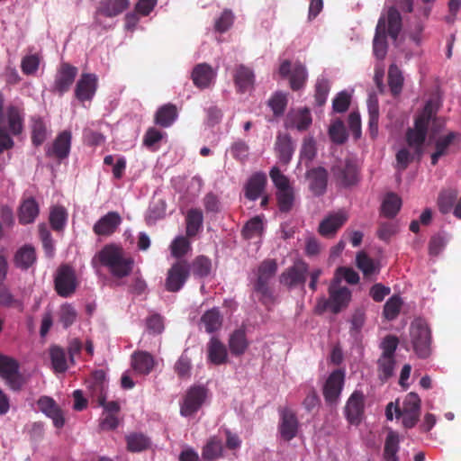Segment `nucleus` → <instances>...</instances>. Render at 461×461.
<instances>
[{
    "label": "nucleus",
    "instance_id": "nucleus-1",
    "mask_svg": "<svg viewBox=\"0 0 461 461\" xmlns=\"http://www.w3.org/2000/svg\"><path fill=\"white\" fill-rule=\"evenodd\" d=\"M96 262L104 267L115 280L129 276L135 265L134 258L115 244L105 245L98 251L92 259V265L95 267Z\"/></svg>",
    "mask_w": 461,
    "mask_h": 461
},
{
    "label": "nucleus",
    "instance_id": "nucleus-2",
    "mask_svg": "<svg viewBox=\"0 0 461 461\" xmlns=\"http://www.w3.org/2000/svg\"><path fill=\"white\" fill-rule=\"evenodd\" d=\"M277 271V264L274 259L264 260L258 268V276L254 282L253 287L255 293L258 294V300L264 304L268 305L274 303L273 289L270 282Z\"/></svg>",
    "mask_w": 461,
    "mask_h": 461
},
{
    "label": "nucleus",
    "instance_id": "nucleus-3",
    "mask_svg": "<svg viewBox=\"0 0 461 461\" xmlns=\"http://www.w3.org/2000/svg\"><path fill=\"white\" fill-rule=\"evenodd\" d=\"M411 342L415 354L420 358H427L431 354V330L425 320L415 319L410 327Z\"/></svg>",
    "mask_w": 461,
    "mask_h": 461
},
{
    "label": "nucleus",
    "instance_id": "nucleus-4",
    "mask_svg": "<svg viewBox=\"0 0 461 461\" xmlns=\"http://www.w3.org/2000/svg\"><path fill=\"white\" fill-rule=\"evenodd\" d=\"M431 117V110L427 105L424 111L415 119L414 128H409L406 131V141L411 148L414 149V153L419 158L423 154V144Z\"/></svg>",
    "mask_w": 461,
    "mask_h": 461
},
{
    "label": "nucleus",
    "instance_id": "nucleus-5",
    "mask_svg": "<svg viewBox=\"0 0 461 461\" xmlns=\"http://www.w3.org/2000/svg\"><path fill=\"white\" fill-rule=\"evenodd\" d=\"M0 128L10 137L20 135L24 129V108L23 103L9 104L0 113Z\"/></svg>",
    "mask_w": 461,
    "mask_h": 461
},
{
    "label": "nucleus",
    "instance_id": "nucleus-6",
    "mask_svg": "<svg viewBox=\"0 0 461 461\" xmlns=\"http://www.w3.org/2000/svg\"><path fill=\"white\" fill-rule=\"evenodd\" d=\"M190 276V262L186 259L176 260L167 269L165 289L170 293L180 291Z\"/></svg>",
    "mask_w": 461,
    "mask_h": 461
},
{
    "label": "nucleus",
    "instance_id": "nucleus-7",
    "mask_svg": "<svg viewBox=\"0 0 461 461\" xmlns=\"http://www.w3.org/2000/svg\"><path fill=\"white\" fill-rule=\"evenodd\" d=\"M77 286L76 272L72 267L61 265L56 272L54 287L57 294L64 298L72 295Z\"/></svg>",
    "mask_w": 461,
    "mask_h": 461
},
{
    "label": "nucleus",
    "instance_id": "nucleus-8",
    "mask_svg": "<svg viewBox=\"0 0 461 461\" xmlns=\"http://www.w3.org/2000/svg\"><path fill=\"white\" fill-rule=\"evenodd\" d=\"M16 359L0 353V375L14 391L21 390L24 383Z\"/></svg>",
    "mask_w": 461,
    "mask_h": 461
},
{
    "label": "nucleus",
    "instance_id": "nucleus-9",
    "mask_svg": "<svg viewBox=\"0 0 461 461\" xmlns=\"http://www.w3.org/2000/svg\"><path fill=\"white\" fill-rule=\"evenodd\" d=\"M330 297L325 301V307L337 314L346 308L351 299V292L346 286H339V281L335 279L329 287Z\"/></svg>",
    "mask_w": 461,
    "mask_h": 461
},
{
    "label": "nucleus",
    "instance_id": "nucleus-10",
    "mask_svg": "<svg viewBox=\"0 0 461 461\" xmlns=\"http://www.w3.org/2000/svg\"><path fill=\"white\" fill-rule=\"evenodd\" d=\"M207 396V390L203 386H192L185 393L183 402L180 404V413L184 417H189L198 411Z\"/></svg>",
    "mask_w": 461,
    "mask_h": 461
},
{
    "label": "nucleus",
    "instance_id": "nucleus-11",
    "mask_svg": "<svg viewBox=\"0 0 461 461\" xmlns=\"http://www.w3.org/2000/svg\"><path fill=\"white\" fill-rule=\"evenodd\" d=\"M309 266L303 260H297L294 264L286 268L279 276L282 285L294 288L298 285H304Z\"/></svg>",
    "mask_w": 461,
    "mask_h": 461
},
{
    "label": "nucleus",
    "instance_id": "nucleus-12",
    "mask_svg": "<svg viewBox=\"0 0 461 461\" xmlns=\"http://www.w3.org/2000/svg\"><path fill=\"white\" fill-rule=\"evenodd\" d=\"M344 380V371L337 369L330 373L323 386V396L328 404L336 405L338 403Z\"/></svg>",
    "mask_w": 461,
    "mask_h": 461
},
{
    "label": "nucleus",
    "instance_id": "nucleus-13",
    "mask_svg": "<svg viewBox=\"0 0 461 461\" xmlns=\"http://www.w3.org/2000/svg\"><path fill=\"white\" fill-rule=\"evenodd\" d=\"M77 73L78 69L77 67L72 66L68 62H62L55 76L53 85L54 91L59 93L60 95L67 93L73 85Z\"/></svg>",
    "mask_w": 461,
    "mask_h": 461
},
{
    "label": "nucleus",
    "instance_id": "nucleus-14",
    "mask_svg": "<svg viewBox=\"0 0 461 461\" xmlns=\"http://www.w3.org/2000/svg\"><path fill=\"white\" fill-rule=\"evenodd\" d=\"M280 420L278 432L285 441H290L297 436L299 421L294 411L289 408L279 409Z\"/></svg>",
    "mask_w": 461,
    "mask_h": 461
},
{
    "label": "nucleus",
    "instance_id": "nucleus-15",
    "mask_svg": "<svg viewBox=\"0 0 461 461\" xmlns=\"http://www.w3.org/2000/svg\"><path fill=\"white\" fill-rule=\"evenodd\" d=\"M130 0H101L95 13V23L101 25L99 16L107 18L116 17L130 7Z\"/></svg>",
    "mask_w": 461,
    "mask_h": 461
},
{
    "label": "nucleus",
    "instance_id": "nucleus-16",
    "mask_svg": "<svg viewBox=\"0 0 461 461\" xmlns=\"http://www.w3.org/2000/svg\"><path fill=\"white\" fill-rule=\"evenodd\" d=\"M365 395L361 391H354L347 401L345 415L350 424L360 423L364 415Z\"/></svg>",
    "mask_w": 461,
    "mask_h": 461
},
{
    "label": "nucleus",
    "instance_id": "nucleus-17",
    "mask_svg": "<svg viewBox=\"0 0 461 461\" xmlns=\"http://www.w3.org/2000/svg\"><path fill=\"white\" fill-rule=\"evenodd\" d=\"M98 78L95 74L83 73L77 82L75 96L80 102L91 101L97 90Z\"/></svg>",
    "mask_w": 461,
    "mask_h": 461
},
{
    "label": "nucleus",
    "instance_id": "nucleus-18",
    "mask_svg": "<svg viewBox=\"0 0 461 461\" xmlns=\"http://www.w3.org/2000/svg\"><path fill=\"white\" fill-rule=\"evenodd\" d=\"M348 219V214L342 211L330 213L320 222L318 231L322 237L333 238Z\"/></svg>",
    "mask_w": 461,
    "mask_h": 461
},
{
    "label": "nucleus",
    "instance_id": "nucleus-19",
    "mask_svg": "<svg viewBox=\"0 0 461 461\" xmlns=\"http://www.w3.org/2000/svg\"><path fill=\"white\" fill-rule=\"evenodd\" d=\"M309 188L315 196H321L326 193L328 185V171L322 167H312L306 172Z\"/></svg>",
    "mask_w": 461,
    "mask_h": 461
},
{
    "label": "nucleus",
    "instance_id": "nucleus-20",
    "mask_svg": "<svg viewBox=\"0 0 461 461\" xmlns=\"http://www.w3.org/2000/svg\"><path fill=\"white\" fill-rule=\"evenodd\" d=\"M37 405L41 411L52 420L57 429H60L64 426L65 419L63 411L51 397H40L37 401Z\"/></svg>",
    "mask_w": 461,
    "mask_h": 461
},
{
    "label": "nucleus",
    "instance_id": "nucleus-21",
    "mask_svg": "<svg viewBox=\"0 0 461 461\" xmlns=\"http://www.w3.org/2000/svg\"><path fill=\"white\" fill-rule=\"evenodd\" d=\"M122 223V217L117 212H109L94 225L93 231L98 236H110Z\"/></svg>",
    "mask_w": 461,
    "mask_h": 461
},
{
    "label": "nucleus",
    "instance_id": "nucleus-22",
    "mask_svg": "<svg viewBox=\"0 0 461 461\" xmlns=\"http://www.w3.org/2000/svg\"><path fill=\"white\" fill-rule=\"evenodd\" d=\"M72 133L70 131H63L58 134L52 147L47 150L48 156H53L59 160L67 158L70 152Z\"/></svg>",
    "mask_w": 461,
    "mask_h": 461
},
{
    "label": "nucleus",
    "instance_id": "nucleus-23",
    "mask_svg": "<svg viewBox=\"0 0 461 461\" xmlns=\"http://www.w3.org/2000/svg\"><path fill=\"white\" fill-rule=\"evenodd\" d=\"M207 361L214 366H221L228 362V350L226 346L217 338L212 337L206 346Z\"/></svg>",
    "mask_w": 461,
    "mask_h": 461
},
{
    "label": "nucleus",
    "instance_id": "nucleus-24",
    "mask_svg": "<svg viewBox=\"0 0 461 461\" xmlns=\"http://www.w3.org/2000/svg\"><path fill=\"white\" fill-rule=\"evenodd\" d=\"M335 178L343 186H350L357 182V169L356 165L349 159L344 165H338L332 167Z\"/></svg>",
    "mask_w": 461,
    "mask_h": 461
},
{
    "label": "nucleus",
    "instance_id": "nucleus-25",
    "mask_svg": "<svg viewBox=\"0 0 461 461\" xmlns=\"http://www.w3.org/2000/svg\"><path fill=\"white\" fill-rule=\"evenodd\" d=\"M106 388L105 377L103 371L95 373L93 379L88 382V389L90 397L93 402L98 404H104L106 399Z\"/></svg>",
    "mask_w": 461,
    "mask_h": 461
},
{
    "label": "nucleus",
    "instance_id": "nucleus-26",
    "mask_svg": "<svg viewBox=\"0 0 461 461\" xmlns=\"http://www.w3.org/2000/svg\"><path fill=\"white\" fill-rule=\"evenodd\" d=\"M387 41H386V23L385 18L381 17L378 20L375 33L373 40V51L374 55L378 59H384L387 53Z\"/></svg>",
    "mask_w": 461,
    "mask_h": 461
},
{
    "label": "nucleus",
    "instance_id": "nucleus-27",
    "mask_svg": "<svg viewBox=\"0 0 461 461\" xmlns=\"http://www.w3.org/2000/svg\"><path fill=\"white\" fill-rule=\"evenodd\" d=\"M153 356L147 351H135L131 355V367L140 375H149L154 368Z\"/></svg>",
    "mask_w": 461,
    "mask_h": 461
},
{
    "label": "nucleus",
    "instance_id": "nucleus-28",
    "mask_svg": "<svg viewBox=\"0 0 461 461\" xmlns=\"http://www.w3.org/2000/svg\"><path fill=\"white\" fill-rule=\"evenodd\" d=\"M37 260L36 250L33 246L25 244L14 254V266L21 270H28Z\"/></svg>",
    "mask_w": 461,
    "mask_h": 461
},
{
    "label": "nucleus",
    "instance_id": "nucleus-29",
    "mask_svg": "<svg viewBox=\"0 0 461 461\" xmlns=\"http://www.w3.org/2000/svg\"><path fill=\"white\" fill-rule=\"evenodd\" d=\"M267 181V176L262 172H258L252 175L245 185L246 198L251 201H255L259 198L265 189Z\"/></svg>",
    "mask_w": 461,
    "mask_h": 461
},
{
    "label": "nucleus",
    "instance_id": "nucleus-30",
    "mask_svg": "<svg viewBox=\"0 0 461 461\" xmlns=\"http://www.w3.org/2000/svg\"><path fill=\"white\" fill-rule=\"evenodd\" d=\"M312 119L310 110L303 108L287 115L285 127L295 128L299 131H306L312 124Z\"/></svg>",
    "mask_w": 461,
    "mask_h": 461
},
{
    "label": "nucleus",
    "instance_id": "nucleus-31",
    "mask_svg": "<svg viewBox=\"0 0 461 461\" xmlns=\"http://www.w3.org/2000/svg\"><path fill=\"white\" fill-rule=\"evenodd\" d=\"M275 149L280 162L287 165L291 161L294 151L291 137L288 134H279L276 137Z\"/></svg>",
    "mask_w": 461,
    "mask_h": 461
},
{
    "label": "nucleus",
    "instance_id": "nucleus-32",
    "mask_svg": "<svg viewBox=\"0 0 461 461\" xmlns=\"http://www.w3.org/2000/svg\"><path fill=\"white\" fill-rule=\"evenodd\" d=\"M213 77L214 73L212 68L206 63L196 65L192 72V79L194 85L201 89L208 87Z\"/></svg>",
    "mask_w": 461,
    "mask_h": 461
},
{
    "label": "nucleus",
    "instance_id": "nucleus-33",
    "mask_svg": "<svg viewBox=\"0 0 461 461\" xmlns=\"http://www.w3.org/2000/svg\"><path fill=\"white\" fill-rule=\"evenodd\" d=\"M233 78L238 91L245 93L253 86L255 76L249 68L240 65L235 69Z\"/></svg>",
    "mask_w": 461,
    "mask_h": 461
},
{
    "label": "nucleus",
    "instance_id": "nucleus-34",
    "mask_svg": "<svg viewBox=\"0 0 461 461\" xmlns=\"http://www.w3.org/2000/svg\"><path fill=\"white\" fill-rule=\"evenodd\" d=\"M368 110V130L372 139L376 138L378 134V121H379V103L376 94L371 93L367 99Z\"/></svg>",
    "mask_w": 461,
    "mask_h": 461
},
{
    "label": "nucleus",
    "instance_id": "nucleus-35",
    "mask_svg": "<svg viewBox=\"0 0 461 461\" xmlns=\"http://www.w3.org/2000/svg\"><path fill=\"white\" fill-rule=\"evenodd\" d=\"M203 215L201 209L192 208L185 216V233L187 237L193 238L202 230Z\"/></svg>",
    "mask_w": 461,
    "mask_h": 461
},
{
    "label": "nucleus",
    "instance_id": "nucleus-36",
    "mask_svg": "<svg viewBox=\"0 0 461 461\" xmlns=\"http://www.w3.org/2000/svg\"><path fill=\"white\" fill-rule=\"evenodd\" d=\"M223 317L217 308L206 311L201 317V324L207 333L218 331L222 326Z\"/></svg>",
    "mask_w": 461,
    "mask_h": 461
},
{
    "label": "nucleus",
    "instance_id": "nucleus-37",
    "mask_svg": "<svg viewBox=\"0 0 461 461\" xmlns=\"http://www.w3.org/2000/svg\"><path fill=\"white\" fill-rule=\"evenodd\" d=\"M249 347L246 332L242 329L235 330L229 338V348L233 356L240 357Z\"/></svg>",
    "mask_w": 461,
    "mask_h": 461
},
{
    "label": "nucleus",
    "instance_id": "nucleus-38",
    "mask_svg": "<svg viewBox=\"0 0 461 461\" xmlns=\"http://www.w3.org/2000/svg\"><path fill=\"white\" fill-rule=\"evenodd\" d=\"M177 118V110L175 104H167L158 109L154 122L156 124L167 128Z\"/></svg>",
    "mask_w": 461,
    "mask_h": 461
},
{
    "label": "nucleus",
    "instance_id": "nucleus-39",
    "mask_svg": "<svg viewBox=\"0 0 461 461\" xmlns=\"http://www.w3.org/2000/svg\"><path fill=\"white\" fill-rule=\"evenodd\" d=\"M212 272V260L203 255L195 257L190 263V275L195 278H205Z\"/></svg>",
    "mask_w": 461,
    "mask_h": 461
},
{
    "label": "nucleus",
    "instance_id": "nucleus-40",
    "mask_svg": "<svg viewBox=\"0 0 461 461\" xmlns=\"http://www.w3.org/2000/svg\"><path fill=\"white\" fill-rule=\"evenodd\" d=\"M39 214V205L33 198H28L23 202L19 208V221L22 224H29L34 221Z\"/></svg>",
    "mask_w": 461,
    "mask_h": 461
},
{
    "label": "nucleus",
    "instance_id": "nucleus-41",
    "mask_svg": "<svg viewBox=\"0 0 461 461\" xmlns=\"http://www.w3.org/2000/svg\"><path fill=\"white\" fill-rule=\"evenodd\" d=\"M223 447L221 438L216 436L211 437L203 447L202 456L205 460H215L222 456Z\"/></svg>",
    "mask_w": 461,
    "mask_h": 461
},
{
    "label": "nucleus",
    "instance_id": "nucleus-42",
    "mask_svg": "<svg viewBox=\"0 0 461 461\" xmlns=\"http://www.w3.org/2000/svg\"><path fill=\"white\" fill-rule=\"evenodd\" d=\"M388 35L396 40L402 30V16L395 7H390L387 11V19L385 20Z\"/></svg>",
    "mask_w": 461,
    "mask_h": 461
},
{
    "label": "nucleus",
    "instance_id": "nucleus-43",
    "mask_svg": "<svg viewBox=\"0 0 461 461\" xmlns=\"http://www.w3.org/2000/svg\"><path fill=\"white\" fill-rule=\"evenodd\" d=\"M403 76L397 65L392 64L388 69V86L393 96L399 95L402 91Z\"/></svg>",
    "mask_w": 461,
    "mask_h": 461
},
{
    "label": "nucleus",
    "instance_id": "nucleus-44",
    "mask_svg": "<svg viewBox=\"0 0 461 461\" xmlns=\"http://www.w3.org/2000/svg\"><path fill=\"white\" fill-rule=\"evenodd\" d=\"M49 221L53 230L62 231L68 221L67 210L63 206H53L50 212Z\"/></svg>",
    "mask_w": 461,
    "mask_h": 461
},
{
    "label": "nucleus",
    "instance_id": "nucleus-45",
    "mask_svg": "<svg viewBox=\"0 0 461 461\" xmlns=\"http://www.w3.org/2000/svg\"><path fill=\"white\" fill-rule=\"evenodd\" d=\"M127 449L131 452H140L150 447V439L143 433H131L126 436Z\"/></svg>",
    "mask_w": 461,
    "mask_h": 461
},
{
    "label": "nucleus",
    "instance_id": "nucleus-46",
    "mask_svg": "<svg viewBox=\"0 0 461 461\" xmlns=\"http://www.w3.org/2000/svg\"><path fill=\"white\" fill-rule=\"evenodd\" d=\"M50 357L52 367L57 373H64L68 369L67 357L65 350L59 346H51L50 348Z\"/></svg>",
    "mask_w": 461,
    "mask_h": 461
},
{
    "label": "nucleus",
    "instance_id": "nucleus-47",
    "mask_svg": "<svg viewBox=\"0 0 461 461\" xmlns=\"http://www.w3.org/2000/svg\"><path fill=\"white\" fill-rule=\"evenodd\" d=\"M188 238L187 236H178L171 242V255L176 260L185 259L184 257L192 249Z\"/></svg>",
    "mask_w": 461,
    "mask_h": 461
},
{
    "label": "nucleus",
    "instance_id": "nucleus-48",
    "mask_svg": "<svg viewBox=\"0 0 461 461\" xmlns=\"http://www.w3.org/2000/svg\"><path fill=\"white\" fill-rule=\"evenodd\" d=\"M458 193L455 189H448L442 191L438 198V206L441 213L447 214L452 209L457 198Z\"/></svg>",
    "mask_w": 461,
    "mask_h": 461
},
{
    "label": "nucleus",
    "instance_id": "nucleus-49",
    "mask_svg": "<svg viewBox=\"0 0 461 461\" xmlns=\"http://www.w3.org/2000/svg\"><path fill=\"white\" fill-rule=\"evenodd\" d=\"M289 79L290 86L294 91H297L303 87L307 79V71L305 67L300 63H295L293 66Z\"/></svg>",
    "mask_w": 461,
    "mask_h": 461
},
{
    "label": "nucleus",
    "instance_id": "nucleus-50",
    "mask_svg": "<svg viewBox=\"0 0 461 461\" xmlns=\"http://www.w3.org/2000/svg\"><path fill=\"white\" fill-rule=\"evenodd\" d=\"M395 359L392 357H380L377 360V372L379 379L384 383L393 375Z\"/></svg>",
    "mask_w": 461,
    "mask_h": 461
},
{
    "label": "nucleus",
    "instance_id": "nucleus-51",
    "mask_svg": "<svg viewBox=\"0 0 461 461\" xmlns=\"http://www.w3.org/2000/svg\"><path fill=\"white\" fill-rule=\"evenodd\" d=\"M402 200L401 198L391 193L386 195L382 204V212L384 216L388 218H393L401 209Z\"/></svg>",
    "mask_w": 461,
    "mask_h": 461
},
{
    "label": "nucleus",
    "instance_id": "nucleus-52",
    "mask_svg": "<svg viewBox=\"0 0 461 461\" xmlns=\"http://www.w3.org/2000/svg\"><path fill=\"white\" fill-rule=\"evenodd\" d=\"M278 209L281 212H289L294 203V192L293 188L276 193Z\"/></svg>",
    "mask_w": 461,
    "mask_h": 461
},
{
    "label": "nucleus",
    "instance_id": "nucleus-53",
    "mask_svg": "<svg viewBox=\"0 0 461 461\" xmlns=\"http://www.w3.org/2000/svg\"><path fill=\"white\" fill-rule=\"evenodd\" d=\"M47 138V128L41 118L32 120V142L36 147L41 146Z\"/></svg>",
    "mask_w": 461,
    "mask_h": 461
},
{
    "label": "nucleus",
    "instance_id": "nucleus-54",
    "mask_svg": "<svg viewBox=\"0 0 461 461\" xmlns=\"http://www.w3.org/2000/svg\"><path fill=\"white\" fill-rule=\"evenodd\" d=\"M356 265L366 277H369L376 272V267L374 260L364 251H360L357 254Z\"/></svg>",
    "mask_w": 461,
    "mask_h": 461
},
{
    "label": "nucleus",
    "instance_id": "nucleus-55",
    "mask_svg": "<svg viewBox=\"0 0 461 461\" xmlns=\"http://www.w3.org/2000/svg\"><path fill=\"white\" fill-rule=\"evenodd\" d=\"M77 312L70 303H63L59 312V320L64 329L70 327L77 320Z\"/></svg>",
    "mask_w": 461,
    "mask_h": 461
},
{
    "label": "nucleus",
    "instance_id": "nucleus-56",
    "mask_svg": "<svg viewBox=\"0 0 461 461\" xmlns=\"http://www.w3.org/2000/svg\"><path fill=\"white\" fill-rule=\"evenodd\" d=\"M267 104L274 115L279 117L284 114L287 105L286 95L282 92H276L271 96Z\"/></svg>",
    "mask_w": 461,
    "mask_h": 461
},
{
    "label": "nucleus",
    "instance_id": "nucleus-57",
    "mask_svg": "<svg viewBox=\"0 0 461 461\" xmlns=\"http://www.w3.org/2000/svg\"><path fill=\"white\" fill-rule=\"evenodd\" d=\"M262 230L263 221L258 216H256L247 221L241 230V233L244 239L250 240L258 235H260Z\"/></svg>",
    "mask_w": 461,
    "mask_h": 461
},
{
    "label": "nucleus",
    "instance_id": "nucleus-58",
    "mask_svg": "<svg viewBox=\"0 0 461 461\" xmlns=\"http://www.w3.org/2000/svg\"><path fill=\"white\" fill-rule=\"evenodd\" d=\"M402 304V302L399 296L393 295L391 298H389L388 301L384 305L383 313L384 318L388 321L394 320L400 313Z\"/></svg>",
    "mask_w": 461,
    "mask_h": 461
},
{
    "label": "nucleus",
    "instance_id": "nucleus-59",
    "mask_svg": "<svg viewBox=\"0 0 461 461\" xmlns=\"http://www.w3.org/2000/svg\"><path fill=\"white\" fill-rule=\"evenodd\" d=\"M329 135L330 140L337 144H342L347 140L348 135L346 128L341 120H336L333 122L330 126Z\"/></svg>",
    "mask_w": 461,
    "mask_h": 461
},
{
    "label": "nucleus",
    "instance_id": "nucleus-60",
    "mask_svg": "<svg viewBox=\"0 0 461 461\" xmlns=\"http://www.w3.org/2000/svg\"><path fill=\"white\" fill-rule=\"evenodd\" d=\"M39 236L42 243V248L48 258H52L55 247L51 238V234L45 224L39 225Z\"/></svg>",
    "mask_w": 461,
    "mask_h": 461
},
{
    "label": "nucleus",
    "instance_id": "nucleus-61",
    "mask_svg": "<svg viewBox=\"0 0 461 461\" xmlns=\"http://www.w3.org/2000/svg\"><path fill=\"white\" fill-rule=\"evenodd\" d=\"M185 352L180 356L174 367L179 378H189L191 375L192 362Z\"/></svg>",
    "mask_w": 461,
    "mask_h": 461
},
{
    "label": "nucleus",
    "instance_id": "nucleus-62",
    "mask_svg": "<svg viewBox=\"0 0 461 461\" xmlns=\"http://www.w3.org/2000/svg\"><path fill=\"white\" fill-rule=\"evenodd\" d=\"M399 437L393 432L390 431L386 436L384 448V458L397 456L399 451Z\"/></svg>",
    "mask_w": 461,
    "mask_h": 461
},
{
    "label": "nucleus",
    "instance_id": "nucleus-63",
    "mask_svg": "<svg viewBox=\"0 0 461 461\" xmlns=\"http://www.w3.org/2000/svg\"><path fill=\"white\" fill-rule=\"evenodd\" d=\"M40 56L38 54L26 55L22 59L21 68L25 75H33L40 67Z\"/></svg>",
    "mask_w": 461,
    "mask_h": 461
},
{
    "label": "nucleus",
    "instance_id": "nucleus-64",
    "mask_svg": "<svg viewBox=\"0 0 461 461\" xmlns=\"http://www.w3.org/2000/svg\"><path fill=\"white\" fill-rule=\"evenodd\" d=\"M330 92V82L325 78L317 80L315 85V102L317 105L322 106L327 100L328 94Z\"/></svg>",
    "mask_w": 461,
    "mask_h": 461
}]
</instances>
